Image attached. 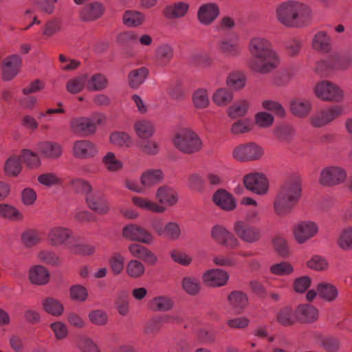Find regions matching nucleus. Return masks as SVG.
I'll list each match as a JSON object with an SVG mask.
<instances>
[{
  "mask_svg": "<svg viewBox=\"0 0 352 352\" xmlns=\"http://www.w3.org/2000/svg\"><path fill=\"white\" fill-rule=\"evenodd\" d=\"M97 152L95 145L88 140H78L74 144L73 153L76 157L82 159L91 157Z\"/></svg>",
  "mask_w": 352,
  "mask_h": 352,
  "instance_id": "26",
  "label": "nucleus"
},
{
  "mask_svg": "<svg viewBox=\"0 0 352 352\" xmlns=\"http://www.w3.org/2000/svg\"><path fill=\"white\" fill-rule=\"evenodd\" d=\"M182 288L190 295H196L200 290L199 280L195 276H186L182 280Z\"/></svg>",
  "mask_w": 352,
  "mask_h": 352,
  "instance_id": "56",
  "label": "nucleus"
},
{
  "mask_svg": "<svg viewBox=\"0 0 352 352\" xmlns=\"http://www.w3.org/2000/svg\"><path fill=\"white\" fill-rule=\"evenodd\" d=\"M346 176V173L342 168L335 166H329L321 171L319 182L322 186H333L344 182Z\"/></svg>",
  "mask_w": 352,
  "mask_h": 352,
  "instance_id": "11",
  "label": "nucleus"
},
{
  "mask_svg": "<svg viewBox=\"0 0 352 352\" xmlns=\"http://www.w3.org/2000/svg\"><path fill=\"white\" fill-rule=\"evenodd\" d=\"M174 306L173 300L167 296H157L149 300L148 307L153 311H168Z\"/></svg>",
  "mask_w": 352,
  "mask_h": 352,
  "instance_id": "33",
  "label": "nucleus"
},
{
  "mask_svg": "<svg viewBox=\"0 0 352 352\" xmlns=\"http://www.w3.org/2000/svg\"><path fill=\"white\" fill-rule=\"evenodd\" d=\"M0 217L14 221L23 219L22 213L16 208L5 204H0Z\"/></svg>",
  "mask_w": 352,
  "mask_h": 352,
  "instance_id": "52",
  "label": "nucleus"
},
{
  "mask_svg": "<svg viewBox=\"0 0 352 352\" xmlns=\"http://www.w3.org/2000/svg\"><path fill=\"white\" fill-rule=\"evenodd\" d=\"M229 306L236 314L243 313L248 305V296L246 293L240 290L232 291L228 296Z\"/></svg>",
  "mask_w": 352,
  "mask_h": 352,
  "instance_id": "21",
  "label": "nucleus"
},
{
  "mask_svg": "<svg viewBox=\"0 0 352 352\" xmlns=\"http://www.w3.org/2000/svg\"><path fill=\"white\" fill-rule=\"evenodd\" d=\"M298 321L312 322L318 317V309L310 305H300L297 307Z\"/></svg>",
  "mask_w": 352,
  "mask_h": 352,
  "instance_id": "38",
  "label": "nucleus"
},
{
  "mask_svg": "<svg viewBox=\"0 0 352 352\" xmlns=\"http://www.w3.org/2000/svg\"><path fill=\"white\" fill-rule=\"evenodd\" d=\"M29 279L34 285H44L50 280V272L42 265H34L29 270Z\"/></svg>",
  "mask_w": 352,
  "mask_h": 352,
  "instance_id": "31",
  "label": "nucleus"
},
{
  "mask_svg": "<svg viewBox=\"0 0 352 352\" xmlns=\"http://www.w3.org/2000/svg\"><path fill=\"white\" fill-rule=\"evenodd\" d=\"M173 143L179 151L188 155L199 152L203 147V142L199 135L188 128L176 133L173 138Z\"/></svg>",
  "mask_w": 352,
  "mask_h": 352,
  "instance_id": "4",
  "label": "nucleus"
},
{
  "mask_svg": "<svg viewBox=\"0 0 352 352\" xmlns=\"http://www.w3.org/2000/svg\"><path fill=\"white\" fill-rule=\"evenodd\" d=\"M318 295L326 302H331L338 298L339 291L336 286L331 283L321 282L317 286Z\"/></svg>",
  "mask_w": 352,
  "mask_h": 352,
  "instance_id": "27",
  "label": "nucleus"
},
{
  "mask_svg": "<svg viewBox=\"0 0 352 352\" xmlns=\"http://www.w3.org/2000/svg\"><path fill=\"white\" fill-rule=\"evenodd\" d=\"M248 50L252 56L248 61V67L255 72L270 74L280 63L278 53L266 38L252 37L248 44Z\"/></svg>",
  "mask_w": 352,
  "mask_h": 352,
  "instance_id": "1",
  "label": "nucleus"
},
{
  "mask_svg": "<svg viewBox=\"0 0 352 352\" xmlns=\"http://www.w3.org/2000/svg\"><path fill=\"white\" fill-rule=\"evenodd\" d=\"M77 348L81 352H100L99 346L89 337L81 336L76 344Z\"/></svg>",
  "mask_w": 352,
  "mask_h": 352,
  "instance_id": "49",
  "label": "nucleus"
},
{
  "mask_svg": "<svg viewBox=\"0 0 352 352\" xmlns=\"http://www.w3.org/2000/svg\"><path fill=\"white\" fill-rule=\"evenodd\" d=\"M64 30L63 21L60 17H53L48 19L43 25L41 29L42 35L44 38H51Z\"/></svg>",
  "mask_w": 352,
  "mask_h": 352,
  "instance_id": "28",
  "label": "nucleus"
},
{
  "mask_svg": "<svg viewBox=\"0 0 352 352\" xmlns=\"http://www.w3.org/2000/svg\"><path fill=\"white\" fill-rule=\"evenodd\" d=\"M332 71H344L352 65V52H336L330 56Z\"/></svg>",
  "mask_w": 352,
  "mask_h": 352,
  "instance_id": "23",
  "label": "nucleus"
},
{
  "mask_svg": "<svg viewBox=\"0 0 352 352\" xmlns=\"http://www.w3.org/2000/svg\"><path fill=\"white\" fill-rule=\"evenodd\" d=\"M22 65V58L18 54H12L5 58L1 64L3 78L5 80L13 79L19 72Z\"/></svg>",
  "mask_w": 352,
  "mask_h": 352,
  "instance_id": "19",
  "label": "nucleus"
},
{
  "mask_svg": "<svg viewBox=\"0 0 352 352\" xmlns=\"http://www.w3.org/2000/svg\"><path fill=\"white\" fill-rule=\"evenodd\" d=\"M43 309L47 314L54 316H59L64 311L62 303L53 297H47L42 302Z\"/></svg>",
  "mask_w": 352,
  "mask_h": 352,
  "instance_id": "43",
  "label": "nucleus"
},
{
  "mask_svg": "<svg viewBox=\"0 0 352 352\" xmlns=\"http://www.w3.org/2000/svg\"><path fill=\"white\" fill-rule=\"evenodd\" d=\"M202 279L204 283L208 286L221 287L227 283L229 275L222 270L211 269L203 274Z\"/></svg>",
  "mask_w": 352,
  "mask_h": 352,
  "instance_id": "22",
  "label": "nucleus"
},
{
  "mask_svg": "<svg viewBox=\"0 0 352 352\" xmlns=\"http://www.w3.org/2000/svg\"><path fill=\"white\" fill-rule=\"evenodd\" d=\"M21 239L26 247L30 248L40 243L41 239V233L36 230H27L22 234Z\"/></svg>",
  "mask_w": 352,
  "mask_h": 352,
  "instance_id": "59",
  "label": "nucleus"
},
{
  "mask_svg": "<svg viewBox=\"0 0 352 352\" xmlns=\"http://www.w3.org/2000/svg\"><path fill=\"white\" fill-rule=\"evenodd\" d=\"M233 229L236 236L248 243H256L261 238V232L259 228L242 221H236Z\"/></svg>",
  "mask_w": 352,
  "mask_h": 352,
  "instance_id": "12",
  "label": "nucleus"
},
{
  "mask_svg": "<svg viewBox=\"0 0 352 352\" xmlns=\"http://www.w3.org/2000/svg\"><path fill=\"white\" fill-rule=\"evenodd\" d=\"M250 106V102L248 100H237L228 109V115L231 118L243 117L248 113Z\"/></svg>",
  "mask_w": 352,
  "mask_h": 352,
  "instance_id": "42",
  "label": "nucleus"
},
{
  "mask_svg": "<svg viewBox=\"0 0 352 352\" xmlns=\"http://www.w3.org/2000/svg\"><path fill=\"white\" fill-rule=\"evenodd\" d=\"M311 46L317 52L329 53L331 52L333 46L332 38L327 32L319 31L313 36Z\"/></svg>",
  "mask_w": 352,
  "mask_h": 352,
  "instance_id": "24",
  "label": "nucleus"
},
{
  "mask_svg": "<svg viewBox=\"0 0 352 352\" xmlns=\"http://www.w3.org/2000/svg\"><path fill=\"white\" fill-rule=\"evenodd\" d=\"M246 82V78L241 72H234L229 74L227 78V85L231 89L239 90L242 89Z\"/></svg>",
  "mask_w": 352,
  "mask_h": 352,
  "instance_id": "55",
  "label": "nucleus"
},
{
  "mask_svg": "<svg viewBox=\"0 0 352 352\" xmlns=\"http://www.w3.org/2000/svg\"><path fill=\"white\" fill-rule=\"evenodd\" d=\"M263 155V149L255 142L240 144L232 151V157L239 162L258 160Z\"/></svg>",
  "mask_w": 352,
  "mask_h": 352,
  "instance_id": "8",
  "label": "nucleus"
},
{
  "mask_svg": "<svg viewBox=\"0 0 352 352\" xmlns=\"http://www.w3.org/2000/svg\"><path fill=\"white\" fill-rule=\"evenodd\" d=\"M274 135L280 141L289 142L296 135V129L291 124H283L275 129Z\"/></svg>",
  "mask_w": 352,
  "mask_h": 352,
  "instance_id": "47",
  "label": "nucleus"
},
{
  "mask_svg": "<svg viewBox=\"0 0 352 352\" xmlns=\"http://www.w3.org/2000/svg\"><path fill=\"white\" fill-rule=\"evenodd\" d=\"M221 54L227 57H236L241 54L240 38L238 34L232 33L223 38L218 44Z\"/></svg>",
  "mask_w": 352,
  "mask_h": 352,
  "instance_id": "16",
  "label": "nucleus"
},
{
  "mask_svg": "<svg viewBox=\"0 0 352 352\" xmlns=\"http://www.w3.org/2000/svg\"><path fill=\"white\" fill-rule=\"evenodd\" d=\"M115 305L120 316H125L128 314L129 311V300L128 294L126 292L121 291L118 294Z\"/></svg>",
  "mask_w": 352,
  "mask_h": 352,
  "instance_id": "53",
  "label": "nucleus"
},
{
  "mask_svg": "<svg viewBox=\"0 0 352 352\" xmlns=\"http://www.w3.org/2000/svg\"><path fill=\"white\" fill-rule=\"evenodd\" d=\"M192 102L197 109H205L208 107L210 100L206 89L201 88L197 89L192 95Z\"/></svg>",
  "mask_w": 352,
  "mask_h": 352,
  "instance_id": "51",
  "label": "nucleus"
},
{
  "mask_svg": "<svg viewBox=\"0 0 352 352\" xmlns=\"http://www.w3.org/2000/svg\"><path fill=\"white\" fill-rule=\"evenodd\" d=\"M69 185L74 192L84 196L85 199L94 191L90 182L82 178L72 179L69 182Z\"/></svg>",
  "mask_w": 352,
  "mask_h": 352,
  "instance_id": "40",
  "label": "nucleus"
},
{
  "mask_svg": "<svg viewBox=\"0 0 352 352\" xmlns=\"http://www.w3.org/2000/svg\"><path fill=\"white\" fill-rule=\"evenodd\" d=\"M318 232V226L311 221H301L294 226L293 235L299 244L306 243Z\"/></svg>",
  "mask_w": 352,
  "mask_h": 352,
  "instance_id": "9",
  "label": "nucleus"
},
{
  "mask_svg": "<svg viewBox=\"0 0 352 352\" xmlns=\"http://www.w3.org/2000/svg\"><path fill=\"white\" fill-rule=\"evenodd\" d=\"M219 7L216 3L202 4L197 11V19L204 25H211L219 15Z\"/></svg>",
  "mask_w": 352,
  "mask_h": 352,
  "instance_id": "20",
  "label": "nucleus"
},
{
  "mask_svg": "<svg viewBox=\"0 0 352 352\" xmlns=\"http://www.w3.org/2000/svg\"><path fill=\"white\" fill-rule=\"evenodd\" d=\"M344 108L340 105H331L317 110L311 117L310 123L316 128L327 126L342 116Z\"/></svg>",
  "mask_w": 352,
  "mask_h": 352,
  "instance_id": "7",
  "label": "nucleus"
},
{
  "mask_svg": "<svg viewBox=\"0 0 352 352\" xmlns=\"http://www.w3.org/2000/svg\"><path fill=\"white\" fill-rule=\"evenodd\" d=\"M122 235L129 240L145 244H151L154 240V237L151 232L135 224H129L124 226L122 230Z\"/></svg>",
  "mask_w": 352,
  "mask_h": 352,
  "instance_id": "17",
  "label": "nucleus"
},
{
  "mask_svg": "<svg viewBox=\"0 0 352 352\" xmlns=\"http://www.w3.org/2000/svg\"><path fill=\"white\" fill-rule=\"evenodd\" d=\"M108 80L102 74L96 73L89 77L86 76V88L90 91H99L107 87Z\"/></svg>",
  "mask_w": 352,
  "mask_h": 352,
  "instance_id": "37",
  "label": "nucleus"
},
{
  "mask_svg": "<svg viewBox=\"0 0 352 352\" xmlns=\"http://www.w3.org/2000/svg\"><path fill=\"white\" fill-rule=\"evenodd\" d=\"M156 198L160 204L168 206L175 205L177 201V192L167 186H163L157 189Z\"/></svg>",
  "mask_w": 352,
  "mask_h": 352,
  "instance_id": "36",
  "label": "nucleus"
},
{
  "mask_svg": "<svg viewBox=\"0 0 352 352\" xmlns=\"http://www.w3.org/2000/svg\"><path fill=\"white\" fill-rule=\"evenodd\" d=\"M302 194L301 181L298 175L287 179L280 186L274 202V213L278 217H285L292 213L300 200Z\"/></svg>",
  "mask_w": 352,
  "mask_h": 352,
  "instance_id": "2",
  "label": "nucleus"
},
{
  "mask_svg": "<svg viewBox=\"0 0 352 352\" xmlns=\"http://www.w3.org/2000/svg\"><path fill=\"white\" fill-rule=\"evenodd\" d=\"M252 129V123L248 119H241L234 122L230 129L234 135H240L250 132Z\"/></svg>",
  "mask_w": 352,
  "mask_h": 352,
  "instance_id": "63",
  "label": "nucleus"
},
{
  "mask_svg": "<svg viewBox=\"0 0 352 352\" xmlns=\"http://www.w3.org/2000/svg\"><path fill=\"white\" fill-rule=\"evenodd\" d=\"M72 231L66 227L56 226L52 227L47 234L49 243L54 247L65 245L69 249V245H72Z\"/></svg>",
  "mask_w": 352,
  "mask_h": 352,
  "instance_id": "15",
  "label": "nucleus"
},
{
  "mask_svg": "<svg viewBox=\"0 0 352 352\" xmlns=\"http://www.w3.org/2000/svg\"><path fill=\"white\" fill-rule=\"evenodd\" d=\"M173 57V50L168 44L161 45L156 50L155 60L160 66L166 65Z\"/></svg>",
  "mask_w": 352,
  "mask_h": 352,
  "instance_id": "45",
  "label": "nucleus"
},
{
  "mask_svg": "<svg viewBox=\"0 0 352 352\" xmlns=\"http://www.w3.org/2000/svg\"><path fill=\"white\" fill-rule=\"evenodd\" d=\"M188 9V3L183 1L176 2L167 6L164 10V14L169 19H178L184 16Z\"/></svg>",
  "mask_w": 352,
  "mask_h": 352,
  "instance_id": "34",
  "label": "nucleus"
},
{
  "mask_svg": "<svg viewBox=\"0 0 352 352\" xmlns=\"http://www.w3.org/2000/svg\"><path fill=\"white\" fill-rule=\"evenodd\" d=\"M38 151L46 158L56 159L62 155V146L55 142L45 141L38 144Z\"/></svg>",
  "mask_w": 352,
  "mask_h": 352,
  "instance_id": "29",
  "label": "nucleus"
},
{
  "mask_svg": "<svg viewBox=\"0 0 352 352\" xmlns=\"http://www.w3.org/2000/svg\"><path fill=\"white\" fill-rule=\"evenodd\" d=\"M316 96L330 102H341L344 98V91L336 84L329 80H321L314 88Z\"/></svg>",
  "mask_w": 352,
  "mask_h": 352,
  "instance_id": "5",
  "label": "nucleus"
},
{
  "mask_svg": "<svg viewBox=\"0 0 352 352\" xmlns=\"http://www.w3.org/2000/svg\"><path fill=\"white\" fill-rule=\"evenodd\" d=\"M104 11V6L98 1L86 5L82 10L80 16L83 21H94L100 18Z\"/></svg>",
  "mask_w": 352,
  "mask_h": 352,
  "instance_id": "32",
  "label": "nucleus"
},
{
  "mask_svg": "<svg viewBox=\"0 0 352 352\" xmlns=\"http://www.w3.org/2000/svg\"><path fill=\"white\" fill-rule=\"evenodd\" d=\"M127 274L131 278L141 277L145 272L144 265L139 261L131 260L126 267Z\"/></svg>",
  "mask_w": 352,
  "mask_h": 352,
  "instance_id": "61",
  "label": "nucleus"
},
{
  "mask_svg": "<svg viewBox=\"0 0 352 352\" xmlns=\"http://www.w3.org/2000/svg\"><path fill=\"white\" fill-rule=\"evenodd\" d=\"M87 207L100 215L107 214L111 209L105 195L99 191H94L85 199Z\"/></svg>",
  "mask_w": 352,
  "mask_h": 352,
  "instance_id": "18",
  "label": "nucleus"
},
{
  "mask_svg": "<svg viewBox=\"0 0 352 352\" xmlns=\"http://www.w3.org/2000/svg\"><path fill=\"white\" fill-rule=\"evenodd\" d=\"M311 10L305 3L287 0L278 4L275 9L276 20L287 28H301L311 20Z\"/></svg>",
  "mask_w": 352,
  "mask_h": 352,
  "instance_id": "3",
  "label": "nucleus"
},
{
  "mask_svg": "<svg viewBox=\"0 0 352 352\" xmlns=\"http://www.w3.org/2000/svg\"><path fill=\"white\" fill-rule=\"evenodd\" d=\"M148 74L146 67L132 70L129 74V83L131 88L136 89L142 85Z\"/></svg>",
  "mask_w": 352,
  "mask_h": 352,
  "instance_id": "46",
  "label": "nucleus"
},
{
  "mask_svg": "<svg viewBox=\"0 0 352 352\" xmlns=\"http://www.w3.org/2000/svg\"><path fill=\"white\" fill-rule=\"evenodd\" d=\"M144 21L142 13L137 11L128 10L123 16V22L125 25L131 27L140 25Z\"/></svg>",
  "mask_w": 352,
  "mask_h": 352,
  "instance_id": "57",
  "label": "nucleus"
},
{
  "mask_svg": "<svg viewBox=\"0 0 352 352\" xmlns=\"http://www.w3.org/2000/svg\"><path fill=\"white\" fill-rule=\"evenodd\" d=\"M277 322L283 326H291L298 321L297 309L294 311L290 307H284L276 315Z\"/></svg>",
  "mask_w": 352,
  "mask_h": 352,
  "instance_id": "41",
  "label": "nucleus"
},
{
  "mask_svg": "<svg viewBox=\"0 0 352 352\" xmlns=\"http://www.w3.org/2000/svg\"><path fill=\"white\" fill-rule=\"evenodd\" d=\"M86 86V76L82 75L70 79L67 85V91L71 94H75L80 92Z\"/></svg>",
  "mask_w": 352,
  "mask_h": 352,
  "instance_id": "60",
  "label": "nucleus"
},
{
  "mask_svg": "<svg viewBox=\"0 0 352 352\" xmlns=\"http://www.w3.org/2000/svg\"><path fill=\"white\" fill-rule=\"evenodd\" d=\"M214 203L221 209L227 211L234 210L236 206V201L230 193L224 189L217 190L213 195Z\"/></svg>",
  "mask_w": 352,
  "mask_h": 352,
  "instance_id": "25",
  "label": "nucleus"
},
{
  "mask_svg": "<svg viewBox=\"0 0 352 352\" xmlns=\"http://www.w3.org/2000/svg\"><path fill=\"white\" fill-rule=\"evenodd\" d=\"M211 237L217 243L228 249L236 248L240 245L236 236L221 225H215L212 228Z\"/></svg>",
  "mask_w": 352,
  "mask_h": 352,
  "instance_id": "14",
  "label": "nucleus"
},
{
  "mask_svg": "<svg viewBox=\"0 0 352 352\" xmlns=\"http://www.w3.org/2000/svg\"><path fill=\"white\" fill-rule=\"evenodd\" d=\"M243 182L248 190L257 195H265L268 190V180L262 173H249L243 177Z\"/></svg>",
  "mask_w": 352,
  "mask_h": 352,
  "instance_id": "13",
  "label": "nucleus"
},
{
  "mask_svg": "<svg viewBox=\"0 0 352 352\" xmlns=\"http://www.w3.org/2000/svg\"><path fill=\"white\" fill-rule=\"evenodd\" d=\"M20 159L30 168H36L41 164V161L38 155L28 149H23L21 151Z\"/></svg>",
  "mask_w": 352,
  "mask_h": 352,
  "instance_id": "62",
  "label": "nucleus"
},
{
  "mask_svg": "<svg viewBox=\"0 0 352 352\" xmlns=\"http://www.w3.org/2000/svg\"><path fill=\"white\" fill-rule=\"evenodd\" d=\"M135 131L137 135L142 139L150 138L155 133V125L148 120H139L135 123Z\"/></svg>",
  "mask_w": 352,
  "mask_h": 352,
  "instance_id": "39",
  "label": "nucleus"
},
{
  "mask_svg": "<svg viewBox=\"0 0 352 352\" xmlns=\"http://www.w3.org/2000/svg\"><path fill=\"white\" fill-rule=\"evenodd\" d=\"M111 144L120 147H130L132 144L131 137L124 132L115 131L110 135Z\"/></svg>",
  "mask_w": 352,
  "mask_h": 352,
  "instance_id": "58",
  "label": "nucleus"
},
{
  "mask_svg": "<svg viewBox=\"0 0 352 352\" xmlns=\"http://www.w3.org/2000/svg\"><path fill=\"white\" fill-rule=\"evenodd\" d=\"M7 175L16 176L21 170L20 160L16 156H12L7 160L4 166Z\"/></svg>",
  "mask_w": 352,
  "mask_h": 352,
  "instance_id": "64",
  "label": "nucleus"
},
{
  "mask_svg": "<svg viewBox=\"0 0 352 352\" xmlns=\"http://www.w3.org/2000/svg\"><path fill=\"white\" fill-rule=\"evenodd\" d=\"M233 99L232 92L226 88L218 89L212 96L213 102L218 106H226Z\"/></svg>",
  "mask_w": 352,
  "mask_h": 352,
  "instance_id": "50",
  "label": "nucleus"
},
{
  "mask_svg": "<svg viewBox=\"0 0 352 352\" xmlns=\"http://www.w3.org/2000/svg\"><path fill=\"white\" fill-rule=\"evenodd\" d=\"M104 119V117L101 114L95 115L91 118H75L70 122V129L74 133L88 136L96 132L97 126L102 124Z\"/></svg>",
  "mask_w": 352,
  "mask_h": 352,
  "instance_id": "6",
  "label": "nucleus"
},
{
  "mask_svg": "<svg viewBox=\"0 0 352 352\" xmlns=\"http://www.w3.org/2000/svg\"><path fill=\"white\" fill-rule=\"evenodd\" d=\"M104 167L110 172H116L123 167L122 162L113 152H108L102 160Z\"/></svg>",
  "mask_w": 352,
  "mask_h": 352,
  "instance_id": "48",
  "label": "nucleus"
},
{
  "mask_svg": "<svg viewBox=\"0 0 352 352\" xmlns=\"http://www.w3.org/2000/svg\"><path fill=\"white\" fill-rule=\"evenodd\" d=\"M163 178L164 174L160 169H148L142 173L140 183L146 190L160 183Z\"/></svg>",
  "mask_w": 352,
  "mask_h": 352,
  "instance_id": "30",
  "label": "nucleus"
},
{
  "mask_svg": "<svg viewBox=\"0 0 352 352\" xmlns=\"http://www.w3.org/2000/svg\"><path fill=\"white\" fill-rule=\"evenodd\" d=\"M152 228L159 236L170 241L177 240L182 232L180 226L177 222L170 221L164 225L160 219L153 221Z\"/></svg>",
  "mask_w": 352,
  "mask_h": 352,
  "instance_id": "10",
  "label": "nucleus"
},
{
  "mask_svg": "<svg viewBox=\"0 0 352 352\" xmlns=\"http://www.w3.org/2000/svg\"><path fill=\"white\" fill-rule=\"evenodd\" d=\"M338 245L344 251L352 250V226L342 230L338 239Z\"/></svg>",
  "mask_w": 352,
  "mask_h": 352,
  "instance_id": "54",
  "label": "nucleus"
},
{
  "mask_svg": "<svg viewBox=\"0 0 352 352\" xmlns=\"http://www.w3.org/2000/svg\"><path fill=\"white\" fill-rule=\"evenodd\" d=\"M132 202L137 207L151 212L162 213L165 210L164 207L160 206L157 203L141 197H133Z\"/></svg>",
  "mask_w": 352,
  "mask_h": 352,
  "instance_id": "44",
  "label": "nucleus"
},
{
  "mask_svg": "<svg viewBox=\"0 0 352 352\" xmlns=\"http://www.w3.org/2000/svg\"><path fill=\"white\" fill-rule=\"evenodd\" d=\"M311 107V101L305 98H296L290 104L292 113L299 118L306 117L309 113Z\"/></svg>",
  "mask_w": 352,
  "mask_h": 352,
  "instance_id": "35",
  "label": "nucleus"
}]
</instances>
